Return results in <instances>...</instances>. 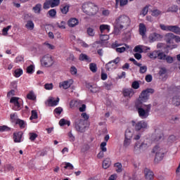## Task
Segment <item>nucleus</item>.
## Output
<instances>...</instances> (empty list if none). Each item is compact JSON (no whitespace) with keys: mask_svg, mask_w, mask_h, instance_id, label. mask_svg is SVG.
<instances>
[{"mask_svg":"<svg viewBox=\"0 0 180 180\" xmlns=\"http://www.w3.org/2000/svg\"><path fill=\"white\" fill-rule=\"evenodd\" d=\"M131 22V20H130V18H129V16L126 15H122L115 19L114 25L116 29H120V30H122V29L129 27Z\"/></svg>","mask_w":180,"mask_h":180,"instance_id":"f257e3e1","label":"nucleus"},{"mask_svg":"<svg viewBox=\"0 0 180 180\" xmlns=\"http://www.w3.org/2000/svg\"><path fill=\"white\" fill-rule=\"evenodd\" d=\"M135 106L141 119H147L148 117L150 115V110H151V104L143 105L135 103Z\"/></svg>","mask_w":180,"mask_h":180,"instance_id":"f03ea898","label":"nucleus"},{"mask_svg":"<svg viewBox=\"0 0 180 180\" xmlns=\"http://www.w3.org/2000/svg\"><path fill=\"white\" fill-rule=\"evenodd\" d=\"M82 11L86 15H89V16H94V15H96L98 13V11L99 8L98 6L92 2H85L82 4Z\"/></svg>","mask_w":180,"mask_h":180,"instance_id":"7ed1b4c3","label":"nucleus"},{"mask_svg":"<svg viewBox=\"0 0 180 180\" xmlns=\"http://www.w3.org/2000/svg\"><path fill=\"white\" fill-rule=\"evenodd\" d=\"M149 94H154V89H147L146 90L143 91L139 96V99L136 100V103L143 105V103L147 102V101H148V98H150Z\"/></svg>","mask_w":180,"mask_h":180,"instance_id":"20e7f679","label":"nucleus"},{"mask_svg":"<svg viewBox=\"0 0 180 180\" xmlns=\"http://www.w3.org/2000/svg\"><path fill=\"white\" fill-rule=\"evenodd\" d=\"M147 148H148L147 143L141 141H137L134 145L133 152L134 154H141V153L146 151Z\"/></svg>","mask_w":180,"mask_h":180,"instance_id":"39448f33","label":"nucleus"},{"mask_svg":"<svg viewBox=\"0 0 180 180\" xmlns=\"http://www.w3.org/2000/svg\"><path fill=\"white\" fill-rule=\"evenodd\" d=\"M41 64L43 67H52L54 65V57L50 54L44 56L41 59Z\"/></svg>","mask_w":180,"mask_h":180,"instance_id":"423d86ee","label":"nucleus"},{"mask_svg":"<svg viewBox=\"0 0 180 180\" xmlns=\"http://www.w3.org/2000/svg\"><path fill=\"white\" fill-rule=\"evenodd\" d=\"M75 127L77 131H79L80 133H84L86 127V121L81 118L77 119L75 122Z\"/></svg>","mask_w":180,"mask_h":180,"instance_id":"0eeeda50","label":"nucleus"},{"mask_svg":"<svg viewBox=\"0 0 180 180\" xmlns=\"http://www.w3.org/2000/svg\"><path fill=\"white\" fill-rule=\"evenodd\" d=\"M153 153L155 154V162L162 161V158H164V150L160 146H157L153 148Z\"/></svg>","mask_w":180,"mask_h":180,"instance_id":"6e6552de","label":"nucleus"},{"mask_svg":"<svg viewBox=\"0 0 180 180\" xmlns=\"http://www.w3.org/2000/svg\"><path fill=\"white\" fill-rule=\"evenodd\" d=\"M120 63V58L117 57L115 60L108 62L105 65V68L107 71H113L117 68V64Z\"/></svg>","mask_w":180,"mask_h":180,"instance_id":"1a4fd4ad","label":"nucleus"},{"mask_svg":"<svg viewBox=\"0 0 180 180\" xmlns=\"http://www.w3.org/2000/svg\"><path fill=\"white\" fill-rule=\"evenodd\" d=\"M10 103H13V110H20L22 108V101L18 97H12L10 100Z\"/></svg>","mask_w":180,"mask_h":180,"instance_id":"9d476101","label":"nucleus"},{"mask_svg":"<svg viewBox=\"0 0 180 180\" xmlns=\"http://www.w3.org/2000/svg\"><path fill=\"white\" fill-rule=\"evenodd\" d=\"M131 124L136 131H140L142 129H147L148 126L147 122L144 120L139 122L131 121Z\"/></svg>","mask_w":180,"mask_h":180,"instance_id":"9b49d317","label":"nucleus"},{"mask_svg":"<svg viewBox=\"0 0 180 180\" xmlns=\"http://www.w3.org/2000/svg\"><path fill=\"white\" fill-rule=\"evenodd\" d=\"M163 36L161 34L157 32H153L149 34L148 41L149 43H154V41H160L162 39Z\"/></svg>","mask_w":180,"mask_h":180,"instance_id":"f8f14e48","label":"nucleus"},{"mask_svg":"<svg viewBox=\"0 0 180 180\" xmlns=\"http://www.w3.org/2000/svg\"><path fill=\"white\" fill-rule=\"evenodd\" d=\"M74 84V80L70 79L59 83V88H63V89H68Z\"/></svg>","mask_w":180,"mask_h":180,"instance_id":"ddd939ff","label":"nucleus"},{"mask_svg":"<svg viewBox=\"0 0 180 180\" xmlns=\"http://www.w3.org/2000/svg\"><path fill=\"white\" fill-rule=\"evenodd\" d=\"M58 102H60V98H57L56 99L53 97H50L46 101V106H57L58 105Z\"/></svg>","mask_w":180,"mask_h":180,"instance_id":"4468645a","label":"nucleus"},{"mask_svg":"<svg viewBox=\"0 0 180 180\" xmlns=\"http://www.w3.org/2000/svg\"><path fill=\"white\" fill-rule=\"evenodd\" d=\"M122 94L124 98H133L134 90L131 88L122 89Z\"/></svg>","mask_w":180,"mask_h":180,"instance_id":"2eb2a0df","label":"nucleus"},{"mask_svg":"<svg viewBox=\"0 0 180 180\" xmlns=\"http://www.w3.org/2000/svg\"><path fill=\"white\" fill-rule=\"evenodd\" d=\"M139 34L142 36L143 39H144V37H146V34L147 33V27H146V25L144 23L139 24Z\"/></svg>","mask_w":180,"mask_h":180,"instance_id":"dca6fc26","label":"nucleus"},{"mask_svg":"<svg viewBox=\"0 0 180 180\" xmlns=\"http://www.w3.org/2000/svg\"><path fill=\"white\" fill-rule=\"evenodd\" d=\"M79 25V20L75 18H71L68 20L69 27H75Z\"/></svg>","mask_w":180,"mask_h":180,"instance_id":"f3484780","label":"nucleus"},{"mask_svg":"<svg viewBox=\"0 0 180 180\" xmlns=\"http://www.w3.org/2000/svg\"><path fill=\"white\" fill-rule=\"evenodd\" d=\"M165 39L167 44H172V43H174V40L175 39V34L172 33L166 34Z\"/></svg>","mask_w":180,"mask_h":180,"instance_id":"a211bd4d","label":"nucleus"},{"mask_svg":"<svg viewBox=\"0 0 180 180\" xmlns=\"http://www.w3.org/2000/svg\"><path fill=\"white\" fill-rule=\"evenodd\" d=\"M99 29L101 34L109 33L110 32V25L103 24L100 25Z\"/></svg>","mask_w":180,"mask_h":180,"instance_id":"6ab92c4d","label":"nucleus"},{"mask_svg":"<svg viewBox=\"0 0 180 180\" xmlns=\"http://www.w3.org/2000/svg\"><path fill=\"white\" fill-rule=\"evenodd\" d=\"M22 136H23V133L22 131L14 132L13 133L14 142L20 143V141H22Z\"/></svg>","mask_w":180,"mask_h":180,"instance_id":"aec40b11","label":"nucleus"},{"mask_svg":"<svg viewBox=\"0 0 180 180\" xmlns=\"http://www.w3.org/2000/svg\"><path fill=\"white\" fill-rule=\"evenodd\" d=\"M145 178L146 180H153L154 179V173L148 169H144Z\"/></svg>","mask_w":180,"mask_h":180,"instance_id":"412c9836","label":"nucleus"},{"mask_svg":"<svg viewBox=\"0 0 180 180\" xmlns=\"http://www.w3.org/2000/svg\"><path fill=\"white\" fill-rule=\"evenodd\" d=\"M169 32H173V33L180 34V28L176 25H170L169 28Z\"/></svg>","mask_w":180,"mask_h":180,"instance_id":"4be33fe9","label":"nucleus"},{"mask_svg":"<svg viewBox=\"0 0 180 180\" xmlns=\"http://www.w3.org/2000/svg\"><path fill=\"white\" fill-rule=\"evenodd\" d=\"M60 11L63 15H67V13H68V11H70V5L63 4L60 6Z\"/></svg>","mask_w":180,"mask_h":180,"instance_id":"5701e85b","label":"nucleus"},{"mask_svg":"<svg viewBox=\"0 0 180 180\" xmlns=\"http://www.w3.org/2000/svg\"><path fill=\"white\" fill-rule=\"evenodd\" d=\"M60 167L64 169H74V165L70 162H63L60 165Z\"/></svg>","mask_w":180,"mask_h":180,"instance_id":"b1692460","label":"nucleus"},{"mask_svg":"<svg viewBox=\"0 0 180 180\" xmlns=\"http://www.w3.org/2000/svg\"><path fill=\"white\" fill-rule=\"evenodd\" d=\"M124 46H122L120 48H116L115 51H117V53H124V51L130 49V46L129 45L125 44Z\"/></svg>","mask_w":180,"mask_h":180,"instance_id":"393cba45","label":"nucleus"},{"mask_svg":"<svg viewBox=\"0 0 180 180\" xmlns=\"http://www.w3.org/2000/svg\"><path fill=\"white\" fill-rule=\"evenodd\" d=\"M79 60H80V61H87L88 63H91V58H89V56H86V54L84 53L80 54Z\"/></svg>","mask_w":180,"mask_h":180,"instance_id":"a878e982","label":"nucleus"},{"mask_svg":"<svg viewBox=\"0 0 180 180\" xmlns=\"http://www.w3.org/2000/svg\"><path fill=\"white\" fill-rule=\"evenodd\" d=\"M22 75H23V70H22V68H18L14 70L13 75L14 77H15V78H19V77H20Z\"/></svg>","mask_w":180,"mask_h":180,"instance_id":"bb28decb","label":"nucleus"},{"mask_svg":"<svg viewBox=\"0 0 180 180\" xmlns=\"http://www.w3.org/2000/svg\"><path fill=\"white\" fill-rule=\"evenodd\" d=\"M25 27L28 30H33L34 29V23L32 20H28L25 25Z\"/></svg>","mask_w":180,"mask_h":180,"instance_id":"cd10ccee","label":"nucleus"},{"mask_svg":"<svg viewBox=\"0 0 180 180\" xmlns=\"http://www.w3.org/2000/svg\"><path fill=\"white\" fill-rule=\"evenodd\" d=\"M109 167H110V159L106 158L103 161V168H104V169H108Z\"/></svg>","mask_w":180,"mask_h":180,"instance_id":"c85d7f7f","label":"nucleus"},{"mask_svg":"<svg viewBox=\"0 0 180 180\" xmlns=\"http://www.w3.org/2000/svg\"><path fill=\"white\" fill-rule=\"evenodd\" d=\"M158 53L159 51H153L148 54V57L152 60H155V58H158Z\"/></svg>","mask_w":180,"mask_h":180,"instance_id":"c756f323","label":"nucleus"},{"mask_svg":"<svg viewBox=\"0 0 180 180\" xmlns=\"http://www.w3.org/2000/svg\"><path fill=\"white\" fill-rule=\"evenodd\" d=\"M172 103H173V105H174V106H179V105H180V96H175L174 97H173Z\"/></svg>","mask_w":180,"mask_h":180,"instance_id":"7c9ffc66","label":"nucleus"},{"mask_svg":"<svg viewBox=\"0 0 180 180\" xmlns=\"http://www.w3.org/2000/svg\"><path fill=\"white\" fill-rule=\"evenodd\" d=\"M10 119L12 123H16L17 121L19 120V119L18 118V114H16L15 112L11 114Z\"/></svg>","mask_w":180,"mask_h":180,"instance_id":"2f4dec72","label":"nucleus"},{"mask_svg":"<svg viewBox=\"0 0 180 180\" xmlns=\"http://www.w3.org/2000/svg\"><path fill=\"white\" fill-rule=\"evenodd\" d=\"M12 29V25H8L6 27H4L2 30L3 36H8V32Z\"/></svg>","mask_w":180,"mask_h":180,"instance_id":"473e14b6","label":"nucleus"},{"mask_svg":"<svg viewBox=\"0 0 180 180\" xmlns=\"http://www.w3.org/2000/svg\"><path fill=\"white\" fill-rule=\"evenodd\" d=\"M52 4V0H46L44 4V9H49V8H51Z\"/></svg>","mask_w":180,"mask_h":180,"instance_id":"72a5a7b5","label":"nucleus"},{"mask_svg":"<svg viewBox=\"0 0 180 180\" xmlns=\"http://www.w3.org/2000/svg\"><path fill=\"white\" fill-rule=\"evenodd\" d=\"M33 11L34 13H40L41 11V4H38L34 7H33Z\"/></svg>","mask_w":180,"mask_h":180,"instance_id":"f704fd0d","label":"nucleus"},{"mask_svg":"<svg viewBox=\"0 0 180 180\" xmlns=\"http://www.w3.org/2000/svg\"><path fill=\"white\" fill-rule=\"evenodd\" d=\"M27 99H30V101H34L36 99V95L33 91H30V94L27 95Z\"/></svg>","mask_w":180,"mask_h":180,"instance_id":"c9c22d12","label":"nucleus"},{"mask_svg":"<svg viewBox=\"0 0 180 180\" xmlns=\"http://www.w3.org/2000/svg\"><path fill=\"white\" fill-rule=\"evenodd\" d=\"M15 124H19L20 129H25L26 127V124H25V121L18 119L17 122H15Z\"/></svg>","mask_w":180,"mask_h":180,"instance_id":"e433bc0d","label":"nucleus"},{"mask_svg":"<svg viewBox=\"0 0 180 180\" xmlns=\"http://www.w3.org/2000/svg\"><path fill=\"white\" fill-rule=\"evenodd\" d=\"M59 124L60 126H65V124H67V126H70V122L68 120H65V119H61L59 121Z\"/></svg>","mask_w":180,"mask_h":180,"instance_id":"4c0bfd02","label":"nucleus"},{"mask_svg":"<svg viewBox=\"0 0 180 180\" xmlns=\"http://www.w3.org/2000/svg\"><path fill=\"white\" fill-rule=\"evenodd\" d=\"M114 167H115L116 172H122V163H115Z\"/></svg>","mask_w":180,"mask_h":180,"instance_id":"58836bf2","label":"nucleus"},{"mask_svg":"<svg viewBox=\"0 0 180 180\" xmlns=\"http://www.w3.org/2000/svg\"><path fill=\"white\" fill-rule=\"evenodd\" d=\"M131 137H133V132L130 129H127L125 131V139H131Z\"/></svg>","mask_w":180,"mask_h":180,"instance_id":"ea45409f","label":"nucleus"},{"mask_svg":"<svg viewBox=\"0 0 180 180\" xmlns=\"http://www.w3.org/2000/svg\"><path fill=\"white\" fill-rule=\"evenodd\" d=\"M158 60H165V58H167V55H165V53H164L163 52H158Z\"/></svg>","mask_w":180,"mask_h":180,"instance_id":"a19ab883","label":"nucleus"},{"mask_svg":"<svg viewBox=\"0 0 180 180\" xmlns=\"http://www.w3.org/2000/svg\"><path fill=\"white\" fill-rule=\"evenodd\" d=\"M130 144H131V139L125 138L124 141V147H125V148H127V147H129Z\"/></svg>","mask_w":180,"mask_h":180,"instance_id":"79ce46f5","label":"nucleus"},{"mask_svg":"<svg viewBox=\"0 0 180 180\" xmlns=\"http://www.w3.org/2000/svg\"><path fill=\"white\" fill-rule=\"evenodd\" d=\"M33 72H34V66L33 65H30L27 68V73L33 74Z\"/></svg>","mask_w":180,"mask_h":180,"instance_id":"37998d69","label":"nucleus"},{"mask_svg":"<svg viewBox=\"0 0 180 180\" xmlns=\"http://www.w3.org/2000/svg\"><path fill=\"white\" fill-rule=\"evenodd\" d=\"M44 46H45V47L49 50H54L56 49V46H54V45L49 44V42H45L44 44Z\"/></svg>","mask_w":180,"mask_h":180,"instance_id":"c03bdc74","label":"nucleus"},{"mask_svg":"<svg viewBox=\"0 0 180 180\" xmlns=\"http://www.w3.org/2000/svg\"><path fill=\"white\" fill-rule=\"evenodd\" d=\"M38 115H37V111L33 110L31 111V117H30V120H33V119H37Z\"/></svg>","mask_w":180,"mask_h":180,"instance_id":"a18cd8bd","label":"nucleus"},{"mask_svg":"<svg viewBox=\"0 0 180 180\" xmlns=\"http://www.w3.org/2000/svg\"><path fill=\"white\" fill-rule=\"evenodd\" d=\"M159 75L160 77H167V69L165 68H162L159 71Z\"/></svg>","mask_w":180,"mask_h":180,"instance_id":"49530a36","label":"nucleus"},{"mask_svg":"<svg viewBox=\"0 0 180 180\" xmlns=\"http://www.w3.org/2000/svg\"><path fill=\"white\" fill-rule=\"evenodd\" d=\"M167 12H178V6H172L168 8Z\"/></svg>","mask_w":180,"mask_h":180,"instance_id":"de8ad7c7","label":"nucleus"},{"mask_svg":"<svg viewBox=\"0 0 180 180\" xmlns=\"http://www.w3.org/2000/svg\"><path fill=\"white\" fill-rule=\"evenodd\" d=\"M100 40H101V41H106L109 40V35L103 34H101Z\"/></svg>","mask_w":180,"mask_h":180,"instance_id":"09e8293b","label":"nucleus"},{"mask_svg":"<svg viewBox=\"0 0 180 180\" xmlns=\"http://www.w3.org/2000/svg\"><path fill=\"white\" fill-rule=\"evenodd\" d=\"M100 147L102 152L106 153V151H108V149L106 148V142H102Z\"/></svg>","mask_w":180,"mask_h":180,"instance_id":"8fccbe9b","label":"nucleus"},{"mask_svg":"<svg viewBox=\"0 0 180 180\" xmlns=\"http://www.w3.org/2000/svg\"><path fill=\"white\" fill-rule=\"evenodd\" d=\"M89 68H90V70L92 72H96V70H97L96 64H95V63H90Z\"/></svg>","mask_w":180,"mask_h":180,"instance_id":"3c124183","label":"nucleus"},{"mask_svg":"<svg viewBox=\"0 0 180 180\" xmlns=\"http://www.w3.org/2000/svg\"><path fill=\"white\" fill-rule=\"evenodd\" d=\"M169 26L170 25H165L163 24L160 25V27L162 30H165V32H169Z\"/></svg>","mask_w":180,"mask_h":180,"instance_id":"603ef678","label":"nucleus"},{"mask_svg":"<svg viewBox=\"0 0 180 180\" xmlns=\"http://www.w3.org/2000/svg\"><path fill=\"white\" fill-rule=\"evenodd\" d=\"M115 1H116V4H118V2L120 1V6H124L127 4V2H129L128 0H115Z\"/></svg>","mask_w":180,"mask_h":180,"instance_id":"864d4df0","label":"nucleus"},{"mask_svg":"<svg viewBox=\"0 0 180 180\" xmlns=\"http://www.w3.org/2000/svg\"><path fill=\"white\" fill-rule=\"evenodd\" d=\"M56 26L59 27V29H65V22L62 21L60 22H57Z\"/></svg>","mask_w":180,"mask_h":180,"instance_id":"5fc2aeb1","label":"nucleus"},{"mask_svg":"<svg viewBox=\"0 0 180 180\" xmlns=\"http://www.w3.org/2000/svg\"><path fill=\"white\" fill-rule=\"evenodd\" d=\"M11 131V128H9L8 126H0V131Z\"/></svg>","mask_w":180,"mask_h":180,"instance_id":"6e6d98bb","label":"nucleus"},{"mask_svg":"<svg viewBox=\"0 0 180 180\" xmlns=\"http://www.w3.org/2000/svg\"><path fill=\"white\" fill-rule=\"evenodd\" d=\"M78 72V70H77V68H75V66H72L70 68V73L72 74V75H77Z\"/></svg>","mask_w":180,"mask_h":180,"instance_id":"4d7b16f0","label":"nucleus"},{"mask_svg":"<svg viewBox=\"0 0 180 180\" xmlns=\"http://www.w3.org/2000/svg\"><path fill=\"white\" fill-rule=\"evenodd\" d=\"M60 5V0H52L51 8H56Z\"/></svg>","mask_w":180,"mask_h":180,"instance_id":"13d9d810","label":"nucleus"},{"mask_svg":"<svg viewBox=\"0 0 180 180\" xmlns=\"http://www.w3.org/2000/svg\"><path fill=\"white\" fill-rule=\"evenodd\" d=\"M36 139H37V134L35 133H30V140H31V141H34V140H36Z\"/></svg>","mask_w":180,"mask_h":180,"instance_id":"bf43d9fd","label":"nucleus"},{"mask_svg":"<svg viewBox=\"0 0 180 180\" xmlns=\"http://www.w3.org/2000/svg\"><path fill=\"white\" fill-rule=\"evenodd\" d=\"M131 86L134 89H139V88H140V84L139 82L135 81L132 83Z\"/></svg>","mask_w":180,"mask_h":180,"instance_id":"052dcab7","label":"nucleus"},{"mask_svg":"<svg viewBox=\"0 0 180 180\" xmlns=\"http://www.w3.org/2000/svg\"><path fill=\"white\" fill-rule=\"evenodd\" d=\"M49 15L51 18H54V16H56V15H57V11H56V9H51L49 11Z\"/></svg>","mask_w":180,"mask_h":180,"instance_id":"680f3d73","label":"nucleus"},{"mask_svg":"<svg viewBox=\"0 0 180 180\" xmlns=\"http://www.w3.org/2000/svg\"><path fill=\"white\" fill-rule=\"evenodd\" d=\"M160 15H161V11L160 10H153L152 11V16H160Z\"/></svg>","mask_w":180,"mask_h":180,"instance_id":"e2e57ef3","label":"nucleus"},{"mask_svg":"<svg viewBox=\"0 0 180 180\" xmlns=\"http://www.w3.org/2000/svg\"><path fill=\"white\" fill-rule=\"evenodd\" d=\"M134 51L135 53H143V49H141V46H136L134 49Z\"/></svg>","mask_w":180,"mask_h":180,"instance_id":"0e129e2a","label":"nucleus"},{"mask_svg":"<svg viewBox=\"0 0 180 180\" xmlns=\"http://www.w3.org/2000/svg\"><path fill=\"white\" fill-rule=\"evenodd\" d=\"M87 33H88L89 36H91V37L95 36V32H94V29H92L91 27L87 29Z\"/></svg>","mask_w":180,"mask_h":180,"instance_id":"69168bd1","label":"nucleus"},{"mask_svg":"<svg viewBox=\"0 0 180 180\" xmlns=\"http://www.w3.org/2000/svg\"><path fill=\"white\" fill-rule=\"evenodd\" d=\"M44 88H45V89L48 90V91L53 89V83L45 84Z\"/></svg>","mask_w":180,"mask_h":180,"instance_id":"338daca9","label":"nucleus"},{"mask_svg":"<svg viewBox=\"0 0 180 180\" xmlns=\"http://www.w3.org/2000/svg\"><path fill=\"white\" fill-rule=\"evenodd\" d=\"M24 60V58L22 56H17L15 58V63H22Z\"/></svg>","mask_w":180,"mask_h":180,"instance_id":"774afa93","label":"nucleus"}]
</instances>
